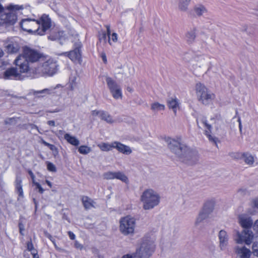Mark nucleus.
<instances>
[{
    "mask_svg": "<svg viewBox=\"0 0 258 258\" xmlns=\"http://www.w3.org/2000/svg\"><path fill=\"white\" fill-rule=\"evenodd\" d=\"M68 235L69 236L70 238L72 240H74L76 238L75 234L71 231L68 232Z\"/></svg>",
    "mask_w": 258,
    "mask_h": 258,
    "instance_id": "nucleus-55",
    "label": "nucleus"
},
{
    "mask_svg": "<svg viewBox=\"0 0 258 258\" xmlns=\"http://www.w3.org/2000/svg\"><path fill=\"white\" fill-rule=\"evenodd\" d=\"M194 10L198 16H201L207 12L206 8L201 5L196 6L194 7Z\"/></svg>",
    "mask_w": 258,
    "mask_h": 258,
    "instance_id": "nucleus-33",
    "label": "nucleus"
},
{
    "mask_svg": "<svg viewBox=\"0 0 258 258\" xmlns=\"http://www.w3.org/2000/svg\"><path fill=\"white\" fill-rule=\"evenodd\" d=\"M98 147L102 151H109L114 147V142L111 144L108 143H102L98 145Z\"/></svg>",
    "mask_w": 258,
    "mask_h": 258,
    "instance_id": "nucleus-32",
    "label": "nucleus"
},
{
    "mask_svg": "<svg viewBox=\"0 0 258 258\" xmlns=\"http://www.w3.org/2000/svg\"><path fill=\"white\" fill-rule=\"evenodd\" d=\"M106 34V37L107 36L108 38H109V37L112 34V33H111V30H107L106 31V32H105Z\"/></svg>",
    "mask_w": 258,
    "mask_h": 258,
    "instance_id": "nucleus-62",
    "label": "nucleus"
},
{
    "mask_svg": "<svg viewBox=\"0 0 258 258\" xmlns=\"http://www.w3.org/2000/svg\"><path fill=\"white\" fill-rule=\"evenodd\" d=\"M46 183L50 187H51L52 186V183L48 180H45Z\"/></svg>",
    "mask_w": 258,
    "mask_h": 258,
    "instance_id": "nucleus-64",
    "label": "nucleus"
},
{
    "mask_svg": "<svg viewBox=\"0 0 258 258\" xmlns=\"http://www.w3.org/2000/svg\"><path fill=\"white\" fill-rule=\"evenodd\" d=\"M16 119L14 117L7 118L5 121V122L6 124L16 123Z\"/></svg>",
    "mask_w": 258,
    "mask_h": 258,
    "instance_id": "nucleus-46",
    "label": "nucleus"
},
{
    "mask_svg": "<svg viewBox=\"0 0 258 258\" xmlns=\"http://www.w3.org/2000/svg\"><path fill=\"white\" fill-rule=\"evenodd\" d=\"M218 238L219 240V247L223 250H224L228 243L229 237L227 232L224 230H221L218 234Z\"/></svg>",
    "mask_w": 258,
    "mask_h": 258,
    "instance_id": "nucleus-18",
    "label": "nucleus"
},
{
    "mask_svg": "<svg viewBox=\"0 0 258 258\" xmlns=\"http://www.w3.org/2000/svg\"><path fill=\"white\" fill-rule=\"evenodd\" d=\"M136 225V219L131 216H126L119 220V231L123 235H133Z\"/></svg>",
    "mask_w": 258,
    "mask_h": 258,
    "instance_id": "nucleus-8",
    "label": "nucleus"
},
{
    "mask_svg": "<svg viewBox=\"0 0 258 258\" xmlns=\"http://www.w3.org/2000/svg\"><path fill=\"white\" fill-rule=\"evenodd\" d=\"M38 23L36 20L31 19H23L21 23L20 26L22 29L27 31L29 33H34L35 29H37Z\"/></svg>",
    "mask_w": 258,
    "mask_h": 258,
    "instance_id": "nucleus-14",
    "label": "nucleus"
},
{
    "mask_svg": "<svg viewBox=\"0 0 258 258\" xmlns=\"http://www.w3.org/2000/svg\"><path fill=\"white\" fill-rule=\"evenodd\" d=\"M114 148L122 154L129 155L132 152V150L129 146L125 145L120 142H114Z\"/></svg>",
    "mask_w": 258,
    "mask_h": 258,
    "instance_id": "nucleus-21",
    "label": "nucleus"
},
{
    "mask_svg": "<svg viewBox=\"0 0 258 258\" xmlns=\"http://www.w3.org/2000/svg\"><path fill=\"white\" fill-rule=\"evenodd\" d=\"M83 205L85 209L88 210L92 208H95V202L87 196H83L81 198Z\"/></svg>",
    "mask_w": 258,
    "mask_h": 258,
    "instance_id": "nucleus-26",
    "label": "nucleus"
},
{
    "mask_svg": "<svg viewBox=\"0 0 258 258\" xmlns=\"http://www.w3.org/2000/svg\"><path fill=\"white\" fill-rule=\"evenodd\" d=\"M5 47L9 53H16L19 49V46L17 43H10L6 45Z\"/></svg>",
    "mask_w": 258,
    "mask_h": 258,
    "instance_id": "nucleus-31",
    "label": "nucleus"
},
{
    "mask_svg": "<svg viewBox=\"0 0 258 258\" xmlns=\"http://www.w3.org/2000/svg\"><path fill=\"white\" fill-rule=\"evenodd\" d=\"M91 151V149L90 147L87 146H81L79 149L78 151L81 154L86 155L90 153Z\"/></svg>",
    "mask_w": 258,
    "mask_h": 258,
    "instance_id": "nucleus-39",
    "label": "nucleus"
},
{
    "mask_svg": "<svg viewBox=\"0 0 258 258\" xmlns=\"http://www.w3.org/2000/svg\"><path fill=\"white\" fill-rule=\"evenodd\" d=\"M17 68H11L5 71L3 78L6 80H21L22 79L20 70Z\"/></svg>",
    "mask_w": 258,
    "mask_h": 258,
    "instance_id": "nucleus-15",
    "label": "nucleus"
},
{
    "mask_svg": "<svg viewBox=\"0 0 258 258\" xmlns=\"http://www.w3.org/2000/svg\"><path fill=\"white\" fill-rule=\"evenodd\" d=\"M195 89L198 100L203 104H209L215 98V94L210 91L204 84L201 83L196 84Z\"/></svg>",
    "mask_w": 258,
    "mask_h": 258,
    "instance_id": "nucleus-7",
    "label": "nucleus"
},
{
    "mask_svg": "<svg viewBox=\"0 0 258 258\" xmlns=\"http://www.w3.org/2000/svg\"><path fill=\"white\" fill-rule=\"evenodd\" d=\"M43 55L36 50L25 47L22 54L19 55L15 60V63L21 73H27L29 70V62L40 61Z\"/></svg>",
    "mask_w": 258,
    "mask_h": 258,
    "instance_id": "nucleus-2",
    "label": "nucleus"
},
{
    "mask_svg": "<svg viewBox=\"0 0 258 258\" xmlns=\"http://www.w3.org/2000/svg\"><path fill=\"white\" fill-rule=\"evenodd\" d=\"M74 245L76 248L80 249V250L82 249L83 248V246L78 241H75Z\"/></svg>",
    "mask_w": 258,
    "mask_h": 258,
    "instance_id": "nucleus-49",
    "label": "nucleus"
},
{
    "mask_svg": "<svg viewBox=\"0 0 258 258\" xmlns=\"http://www.w3.org/2000/svg\"><path fill=\"white\" fill-rule=\"evenodd\" d=\"M27 248L28 251H30L32 249L34 248L33 244L31 240L30 241H28L27 243Z\"/></svg>",
    "mask_w": 258,
    "mask_h": 258,
    "instance_id": "nucleus-47",
    "label": "nucleus"
},
{
    "mask_svg": "<svg viewBox=\"0 0 258 258\" xmlns=\"http://www.w3.org/2000/svg\"><path fill=\"white\" fill-rule=\"evenodd\" d=\"M239 223L242 227L245 229H249L252 226L253 222L250 218L241 216L239 217Z\"/></svg>",
    "mask_w": 258,
    "mask_h": 258,
    "instance_id": "nucleus-27",
    "label": "nucleus"
},
{
    "mask_svg": "<svg viewBox=\"0 0 258 258\" xmlns=\"http://www.w3.org/2000/svg\"><path fill=\"white\" fill-rule=\"evenodd\" d=\"M30 125L31 126V127L32 129H36L38 131V132L40 133V134H42L41 132L39 131L38 126L34 124H30Z\"/></svg>",
    "mask_w": 258,
    "mask_h": 258,
    "instance_id": "nucleus-58",
    "label": "nucleus"
},
{
    "mask_svg": "<svg viewBox=\"0 0 258 258\" xmlns=\"http://www.w3.org/2000/svg\"><path fill=\"white\" fill-rule=\"evenodd\" d=\"M103 177L106 180L118 179L122 182L128 184L129 180L127 176L121 171H107L103 173Z\"/></svg>",
    "mask_w": 258,
    "mask_h": 258,
    "instance_id": "nucleus-13",
    "label": "nucleus"
},
{
    "mask_svg": "<svg viewBox=\"0 0 258 258\" xmlns=\"http://www.w3.org/2000/svg\"><path fill=\"white\" fill-rule=\"evenodd\" d=\"M242 158L245 163L249 165H252L254 162V157L249 153H243L242 154Z\"/></svg>",
    "mask_w": 258,
    "mask_h": 258,
    "instance_id": "nucleus-30",
    "label": "nucleus"
},
{
    "mask_svg": "<svg viewBox=\"0 0 258 258\" xmlns=\"http://www.w3.org/2000/svg\"><path fill=\"white\" fill-rule=\"evenodd\" d=\"M236 242L241 244L244 242L247 245H249L252 242L253 238L252 232L248 229H244L241 233L238 232Z\"/></svg>",
    "mask_w": 258,
    "mask_h": 258,
    "instance_id": "nucleus-12",
    "label": "nucleus"
},
{
    "mask_svg": "<svg viewBox=\"0 0 258 258\" xmlns=\"http://www.w3.org/2000/svg\"><path fill=\"white\" fill-rule=\"evenodd\" d=\"M118 34L115 32L112 33L111 35H110L108 38V42L110 45L112 46L113 43H116L118 41Z\"/></svg>",
    "mask_w": 258,
    "mask_h": 258,
    "instance_id": "nucleus-38",
    "label": "nucleus"
},
{
    "mask_svg": "<svg viewBox=\"0 0 258 258\" xmlns=\"http://www.w3.org/2000/svg\"><path fill=\"white\" fill-rule=\"evenodd\" d=\"M190 0H179L178 3L179 9L181 11H186Z\"/></svg>",
    "mask_w": 258,
    "mask_h": 258,
    "instance_id": "nucleus-35",
    "label": "nucleus"
},
{
    "mask_svg": "<svg viewBox=\"0 0 258 258\" xmlns=\"http://www.w3.org/2000/svg\"><path fill=\"white\" fill-rule=\"evenodd\" d=\"M40 142L43 144L44 145L48 147L50 150L51 151H53L55 149V147L54 145L52 144H50L46 141H45L42 138H41Z\"/></svg>",
    "mask_w": 258,
    "mask_h": 258,
    "instance_id": "nucleus-42",
    "label": "nucleus"
},
{
    "mask_svg": "<svg viewBox=\"0 0 258 258\" xmlns=\"http://www.w3.org/2000/svg\"><path fill=\"white\" fill-rule=\"evenodd\" d=\"M253 230L258 234V220H256L253 226Z\"/></svg>",
    "mask_w": 258,
    "mask_h": 258,
    "instance_id": "nucleus-52",
    "label": "nucleus"
},
{
    "mask_svg": "<svg viewBox=\"0 0 258 258\" xmlns=\"http://www.w3.org/2000/svg\"><path fill=\"white\" fill-rule=\"evenodd\" d=\"M22 182V181L21 178L17 176L15 181V189L18 194V200H19L20 198H23L24 197Z\"/></svg>",
    "mask_w": 258,
    "mask_h": 258,
    "instance_id": "nucleus-23",
    "label": "nucleus"
},
{
    "mask_svg": "<svg viewBox=\"0 0 258 258\" xmlns=\"http://www.w3.org/2000/svg\"><path fill=\"white\" fill-rule=\"evenodd\" d=\"M155 249V238H145L140 247L137 250L136 256L138 258H149Z\"/></svg>",
    "mask_w": 258,
    "mask_h": 258,
    "instance_id": "nucleus-5",
    "label": "nucleus"
},
{
    "mask_svg": "<svg viewBox=\"0 0 258 258\" xmlns=\"http://www.w3.org/2000/svg\"><path fill=\"white\" fill-rule=\"evenodd\" d=\"M48 237L49 238V239L52 241V242L53 243L55 247L57 249H59V248L57 247V246L56 244V243L55 242L54 239L52 237V236L50 235H49L48 236Z\"/></svg>",
    "mask_w": 258,
    "mask_h": 258,
    "instance_id": "nucleus-54",
    "label": "nucleus"
},
{
    "mask_svg": "<svg viewBox=\"0 0 258 258\" xmlns=\"http://www.w3.org/2000/svg\"><path fill=\"white\" fill-rule=\"evenodd\" d=\"M215 207V202L213 200L207 201L204 204L202 209L201 210L202 212L208 215L213 212Z\"/></svg>",
    "mask_w": 258,
    "mask_h": 258,
    "instance_id": "nucleus-20",
    "label": "nucleus"
},
{
    "mask_svg": "<svg viewBox=\"0 0 258 258\" xmlns=\"http://www.w3.org/2000/svg\"><path fill=\"white\" fill-rule=\"evenodd\" d=\"M168 106L169 109H172L175 115H176L177 109L179 108V100L175 98H171L167 102Z\"/></svg>",
    "mask_w": 258,
    "mask_h": 258,
    "instance_id": "nucleus-25",
    "label": "nucleus"
},
{
    "mask_svg": "<svg viewBox=\"0 0 258 258\" xmlns=\"http://www.w3.org/2000/svg\"><path fill=\"white\" fill-rule=\"evenodd\" d=\"M106 81L107 86L113 97L115 99H121L122 93L120 86L111 78H107Z\"/></svg>",
    "mask_w": 258,
    "mask_h": 258,
    "instance_id": "nucleus-11",
    "label": "nucleus"
},
{
    "mask_svg": "<svg viewBox=\"0 0 258 258\" xmlns=\"http://www.w3.org/2000/svg\"><path fill=\"white\" fill-rule=\"evenodd\" d=\"M64 135V139L70 144L77 146L80 144L79 140L75 137L71 136L70 134L66 133L64 134V132L62 130L58 131V137L59 138L60 136Z\"/></svg>",
    "mask_w": 258,
    "mask_h": 258,
    "instance_id": "nucleus-19",
    "label": "nucleus"
},
{
    "mask_svg": "<svg viewBox=\"0 0 258 258\" xmlns=\"http://www.w3.org/2000/svg\"><path fill=\"white\" fill-rule=\"evenodd\" d=\"M238 123H239V131L240 132H242V124H241V119H240V118H238Z\"/></svg>",
    "mask_w": 258,
    "mask_h": 258,
    "instance_id": "nucleus-60",
    "label": "nucleus"
},
{
    "mask_svg": "<svg viewBox=\"0 0 258 258\" xmlns=\"http://www.w3.org/2000/svg\"><path fill=\"white\" fill-rule=\"evenodd\" d=\"M151 109L155 112H158L165 109V105L158 102H154L151 104Z\"/></svg>",
    "mask_w": 258,
    "mask_h": 258,
    "instance_id": "nucleus-36",
    "label": "nucleus"
},
{
    "mask_svg": "<svg viewBox=\"0 0 258 258\" xmlns=\"http://www.w3.org/2000/svg\"><path fill=\"white\" fill-rule=\"evenodd\" d=\"M7 64V62L3 61L1 59H0V70L3 69V67L6 66Z\"/></svg>",
    "mask_w": 258,
    "mask_h": 258,
    "instance_id": "nucleus-57",
    "label": "nucleus"
},
{
    "mask_svg": "<svg viewBox=\"0 0 258 258\" xmlns=\"http://www.w3.org/2000/svg\"><path fill=\"white\" fill-rule=\"evenodd\" d=\"M166 142L170 151L180 161L191 163L197 160V153L180 140L168 138Z\"/></svg>",
    "mask_w": 258,
    "mask_h": 258,
    "instance_id": "nucleus-1",
    "label": "nucleus"
},
{
    "mask_svg": "<svg viewBox=\"0 0 258 258\" xmlns=\"http://www.w3.org/2000/svg\"><path fill=\"white\" fill-rule=\"evenodd\" d=\"M161 197L159 193L152 188L145 189L141 194L140 201L145 210H150L159 205Z\"/></svg>",
    "mask_w": 258,
    "mask_h": 258,
    "instance_id": "nucleus-4",
    "label": "nucleus"
},
{
    "mask_svg": "<svg viewBox=\"0 0 258 258\" xmlns=\"http://www.w3.org/2000/svg\"><path fill=\"white\" fill-rule=\"evenodd\" d=\"M82 47L81 42L79 39L77 40L74 43V49L62 53L60 55L68 56L71 60L76 63H81L82 62V55L81 49Z\"/></svg>",
    "mask_w": 258,
    "mask_h": 258,
    "instance_id": "nucleus-9",
    "label": "nucleus"
},
{
    "mask_svg": "<svg viewBox=\"0 0 258 258\" xmlns=\"http://www.w3.org/2000/svg\"><path fill=\"white\" fill-rule=\"evenodd\" d=\"M33 184L36 186V188L38 189V191L40 194H42L44 192V189L42 187L41 185L38 182L36 181H34V183Z\"/></svg>",
    "mask_w": 258,
    "mask_h": 258,
    "instance_id": "nucleus-45",
    "label": "nucleus"
},
{
    "mask_svg": "<svg viewBox=\"0 0 258 258\" xmlns=\"http://www.w3.org/2000/svg\"><path fill=\"white\" fill-rule=\"evenodd\" d=\"M47 169L48 170L51 172H56V168L55 166L52 163L50 162H47Z\"/></svg>",
    "mask_w": 258,
    "mask_h": 258,
    "instance_id": "nucleus-41",
    "label": "nucleus"
},
{
    "mask_svg": "<svg viewBox=\"0 0 258 258\" xmlns=\"http://www.w3.org/2000/svg\"><path fill=\"white\" fill-rule=\"evenodd\" d=\"M47 124L49 125H50V126H55V122L54 120H49L47 121Z\"/></svg>",
    "mask_w": 258,
    "mask_h": 258,
    "instance_id": "nucleus-59",
    "label": "nucleus"
},
{
    "mask_svg": "<svg viewBox=\"0 0 258 258\" xmlns=\"http://www.w3.org/2000/svg\"><path fill=\"white\" fill-rule=\"evenodd\" d=\"M106 34L104 31H101L99 32L98 35V39L99 41L100 42L101 40H104L105 42L106 40Z\"/></svg>",
    "mask_w": 258,
    "mask_h": 258,
    "instance_id": "nucleus-43",
    "label": "nucleus"
},
{
    "mask_svg": "<svg viewBox=\"0 0 258 258\" xmlns=\"http://www.w3.org/2000/svg\"><path fill=\"white\" fill-rule=\"evenodd\" d=\"M19 227L20 230V233L21 235H23L24 234L23 231L24 230V226L21 223L19 224Z\"/></svg>",
    "mask_w": 258,
    "mask_h": 258,
    "instance_id": "nucleus-53",
    "label": "nucleus"
},
{
    "mask_svg": "<svg viewBox=\"0 0 258 258\" xmlns=\"http://www.w3.org/2000/svg\"><path fill=\"white\" fill-rule=\"evenodd\" d=\"M253 252L255 255L258 257V249H254V247H253Z\"/></svg>",
    "mask_w": 258,
    "mask_h": 258,
    "instance_id": "nucleus-63",
    "label": "nucleus"
},
{
    "mask_svg": "<svg viewBox=\"0 0 258 258\" xmlns=\"http://www.w3.org/2000/svg\"><path fill=\"white\" fill-rule=\"evenodd\" d=\"M55 88H47L40 91H34L33 94L38 97H43V94H50L54 93Z\"/></svg>",
    "mask_w": 258,
    "mask_h": 258,
    "instance_id": "nucleus-29",
    "label": "nucleus"
},
{
    "mask_svg": "<svg viewBox=\"0 0 258 258\" xmlns=\"http://www.w3.org/2000/svg\"><path fill=\"white\" fill-rule=\"evenodd\" d=\"M80 83V78L78 76L75 74H72L70 78L69 86L71 90H74L77 88Z\"/></svg>",
    "mask_w": 258,
    "mask_h": 258,
    "instance_id": "nucleus-24",
    "label": "nucleus"
},
{
    "mask_svg": "<svg viewBox=\"0 0 258 258\" xmlns=\"http://www.w3.org/2000/svg\"><path fill=\"white\" fill-rule=\"evenodd\" d=\"M48 38L51 40H58L60 44H63L66 38L64 37V32L58 28H55L51 30Z\"/></svg>",
    "mask_w": 258,
    "mask_h": 258,
    "instance_id": "nucleus-16",
    "label": "nucleus"
},
{
    "mask_svg": "<svg viewBox=\"0 0 258 258\" xmlns=\"http://www.w3.org/2000/svg\"><path fill=\"white\" fill-rule=\"evenodd\" d=\"M28 172L29 174L30 175V176H31V179L32 180V183H33L34 181H35V175L33 174V173L32 172V171L31 170H30V169H29L28 170Z\"/></svg>",
    "mask_w": 258,
    "mask_h": 258,
    "instance_id": "nucleus-51",
    "label": "nucleus"
},
{
    "mask_svg": "<svg viewBox=\"0 0 258 258\" xmlns=\"http://www.w3.org/2000/svg\"><path fill=\"white\" fill-rule=\"evenodd\" d=\"M36 21L38 24V26H37V29H35L34 34L43 35L51 26L50 18L48 15L45 14H43L40 19L36 20Z\"/></svg>",
    "mask_w": 258,
    "mask_h": 258,
    "instance_id": "nucleus-10",
    "label": "nucleus"
},
{
    "mask_svg": "<svg viewBox=\"0 0 258 258\" xmlns=\"http://www.w3.org/2000/svg\"><path fill=\"white\" fill-rule=\"evenodd\" d=\"M24 9L23 5L10 4L7 7L8 12L2 14L0 16V27L3 24L13 25L17 20L16 11Z\"/></svg>",
    "mask_w": 258,
    "mask_h": 258,
    "instance_id": "nucleus-6",
    "label": "nucleus"
},
{
    "mask_svg": "<svg viewBox=\"0 0 258 258\" xmlns=\"http://www.w3.org/2000/svg\"><path fill=\"white\" fill-rule=\"evenodd\" d=\"M101 57H102V60L104 61V63H106V62H107V58H106V54H105V53L104 52L101 53Z\"/></svg>",
    "mask_w": 258,
    "mask_h": 258,
    "instance_id": "nucleus-56",
    "label": "nucleus"
},
{
    "mask_svg": "<svg viewBox=\"0 0 258 258\" xmlns=\"http://www.w3.org/2000/svg\"><path fill=\"white\" fill-rule=\"evenodd\" d=\"M199 121L203 125L204 127L207 128V131L211 132L212 126L208 123V121L205 118L203 117L200 120L198 119L197 120V122L199 127H201L199 125Z\"/></svg>",
    "mask_w": 258,
    "mask_h": 258,
    "instance_id": "nucleus-37",
    "label": "nucleus"
},
{
    "mask_svg": "<svg viewBox=\"0 0 258 258\" xmlns=\"http://www.w3.org/2000/svg\"><path fill=\"white\" fill-rule=\"evenodd\" d=\"M237 192L240 195H245L247 192L246 188H241L238 189Z\"/></svg>",
    "mask_w": 258,
    "mask_h": 258,
    "instance_id": "nucleus-50",
    "label": "nucleus"
},
{
    "mask_svg": "<svg viewBox=\"0 0 258 258\" xmlns=\"http://www.w3.org/2000/svg\"><path fill=\"white\" fill-rule=\"evenodd\" d=\"M91 114L93 116H98L101 119L109 123L114 122L112 116L106 111L104 110H94L92 111Z\"/></svg>",
    "mask_w": 258,
    "mask_h": 258,
    "instance_id": "nucleus-17",
    "label": "nucleus"
},
{
    "mask_svg": "<svg viewBox=\"0 0 258 258\" xmlns=\"http://www.w3.org/2000/svg\"><path fill=\"white\" fill-rule=\"evenodd\" d=\"M210 133V131H205V134L208 138L210 141L217 145V138L211 135Z\"/></svg>",
    "mask_w": 258,
    "mask_h": 258,
    "instance_id": "nucleus-40",
    "label": "nucleus"
},
{
    "mask_svg": "<svg viewBox=\"0 0 258 258\" xmlns=\"http://www.w3.org/2000/svg\"><path fill=\"white\" fill-rule=\"evenodd\" d=\"M196 29L195 28L188 31L186 34V40L189 43H192L196 36Z\"/></svg>",
    "mask_w": 258,
    "mask_h": 258,
    "instance_id": "nucleus-34",
    "label": "nucleus"
},
{
    "mask_svg": "<svg viewBox=\"0 0 258 258\" xmlns=\"http://www.w3.org/2000/svg\"><path fill=\"white\" fill-rule=\"evenodd\" d=\"M58 70L57 61L50 57L43 56L38 64L33 70V73L40 76H53Z\"/></svg>",
    "mask_w": 258,
    "mask_h": 258,
    "instance_id": "nucleus-3",
    "label": "nucleus"
},
{
    "mask_svg": "<svg viewBox=\"0 0 258 258\" xmlns=\"http://www.w3.org/2000/svg\"><path fill=\"white\" fill-rule=\"evenodd\" d=\"M209 216L202 212L201 210L199 212L198 216H197L195 221V225L196 227L199 226L203 221L209 218Z\"/></svg>",
    "mask_w": 258,
    "mask_h": 258,
    "instance_id": "nucleus-28",
    "label": "nucleus"
},
{
    "mask_svg": "<svg viewBox=\"0 0 258 258\" xmlns=\"http://www.w3.org/2000/svg\"><path fill=\"white\" fill-rule=\"evenodd\" d=\"M193 59L196 61H202L204 59V56L201 54H196L193 57Z\"/></svg>",
    "mask_w": 258,
    "mask_h": 258,
    "instance_id": "nucleus-44",
    "label": "nucleus"
},
{
    "mask_svg": "<svg viewBox=\"0 0 258 258\" xmlns=\"http://www.w3.org/2000/svg\"><path fill=\"white\" fill-rule=\"evenodd\" d=\"M236 252L239 258H249L251 254L250 250L245 246L241 247H237Z\"/></svg>",
    "mask_w": 258,
    "mask_h": 258,
    "instance_id": "nucleus-22",
    "label": "nucleus"
},
{
    "mask_svg": "<svg viewBox=\"0 0 258 258\" xmlns=\"http://www.w3.org/2000/svg\"><path fill=\"white\" fill-rule=\"evenodd\" d=\"M30 251L31 252V254H32V255H33L34 253H35H35H38V251H37V250L36 249H35L34 248L33 249H32V250H31Z\"/></svg>",
    "mask_w": 258,
    "mask_h": 258,
    "instance_id": "nucleus-61",
    "label": "nucleus"
},
{
    "mask_svg": "<svg viewBox=\"0 0 258 258\" xmlns=\"http://www.w3.org/2000/svg\"><path fill=\"white\" fill-rule=\"evenodd\" d=\"M252 205L253 207L258 208V197L252 200Z\"/></svg>",
    "mask_w": 258,
    "mask_h": 258,
    "instance_id": "nucleus-48",
    "label": "nucleus"
}]
</instances>
